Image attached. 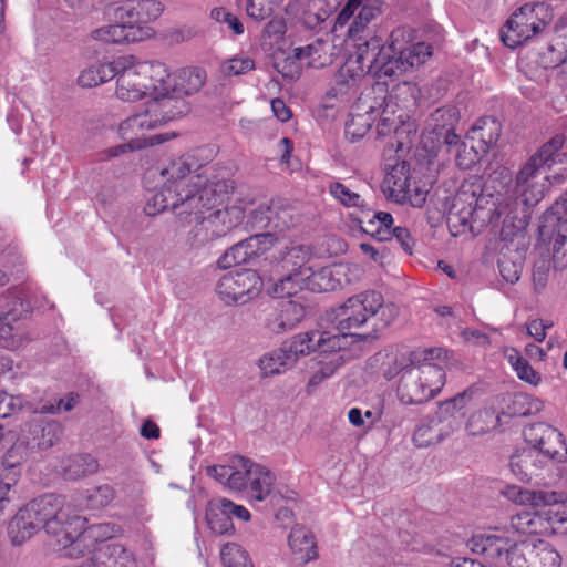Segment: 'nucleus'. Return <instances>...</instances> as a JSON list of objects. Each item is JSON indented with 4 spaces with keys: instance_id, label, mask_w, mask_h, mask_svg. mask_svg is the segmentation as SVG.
Returning <instances> with one entry per match:
<instances>
[{
    "instance_id": "9d476101",
    "label": "nucleus",
    "mask_w": 567,
    "mask_h": 567,
    "mask_svg": "<svg viewBox=\"0 0 567 567\" xmlns=\"http://www.w3.org/2000/svg\"><path fill=\"white\" fill-rule=\"evenodd\" d=\"M496 183L504 189V194L498 192L493 205L505 204L509 206L511 204L520 203L524 206H534L544 196L543 185H539L535 179H507L505 184H503V179H486L484 184L477 185L481 188L477 202L482 203L485 198V192L495 188Z\"/></svg>"
},
{
    "instance_id": "a19ab883",
    "label": "nucleus",
    "mask_w": 567,
    "mask_h": 567,
    "mask_svg": "<svg viewBox=\"0 0 567 567\" xmlns=\"http://www.w3.org/2000/svg\"><path fill=\"white\" fill-rule=\"evenodd\" d=\"M511 528L525 535H550L549 523L542 511L522 512L511 517Z\"/></svg>"
},
{
    "instance_id": "4be33fe9",
    "label": "nucleus",
    "mask_w": 567,
    "mask_h": 567,
    "mask_svg": "<svg viewBox=\"0 0 567 567\" xmlns=\"http://www.w3.org/2000/svg\"><path fill=\"white\" fill-rule=\"evenodd\" d=\"M392 132L395 134L398 142L394 151L409 148L410 144L417 135L415 124L406 118L405 113L388 112V107L384 105L377 124V133L379 136H388Z\"/></svg>"
},
{
    "instance_id": "774afa93",
    "label": "nucleus",
    "mask_w": 567,
    "mask_h": 567,
    "mask_svg": "<svg viewBox=\"0 0 567 567\" xmlns=\"http://www.w3.org/2000/svg\"><path fill=\"white\" fill-rule=\"evenodd\" d=\"M547 523H549V534L554 533L555 524H563L567 522V502L565 496L560 493V501L557 504H553L547 509L542 511Z\"/></svg>"
},
{
    "instance_id": "2eb2a0df",
    "label": "nucleus",
    "mask_w": 567,
    "mask_h": 567,
    "mask_svg": "<svg viewBox=\"0 0 567 567\" xmlns=\"http://www.w3.org/2000/svg\"><path fill=\"white\" fill-rule=\"evenodd\" d=\"M152 131L148 127V122L141 115L140 112L123 120L117 127V134L121 140L125 141L123 144L111 146L99 153L100 161H109L117 157H126L135 151L146 148L145 133Z\"/></svg>"
},
{
    "instance_id": "b1692460",
    "label": "nucleus",
    "mask_w": 567,
    "mask_h": 567,
    "mask_svg": "<svg viewBox=\"0 0 567 567\" xmlns=\"http://www.w3.org/2000/svg\"><path fill=\"white\" fill-rule=\"evenodd\" d=\"M563 135H555L545 143L519 169L516 177H535L537 175H547L548 171L556 163V157L561 156L558 152L564 146Z\"/></svg>"
},
{
    "instance_id": "de8ad7c7",
    "label": "nucleus",
    "mask_w": 567,
    "mask_h": 567,
    "mask_svg": "<svg viewBox=\"0 0 567 567\" xmlns=\"http://www.w3.org/2000/svg\"><path fill=\"white\" fill-rule=\"evenodd\" d=\"M258 367L262 378H269L277 374L285 373L292 367V359L280 347L279 349L264 354L259 361Z\"/></svg>"
},
{
    "instance_id": "20e7f679",
    "label": "nucleus",
    "mask_w": 567,
    "mask_h": 567,
    "mask_svg": "<svg viewBox=\"0 0 567 567\" xmlns=\"http://www.w3.org/2000/svg\"><path fill=\"white\" fill-rule=\"evenodd\" d=\"M168 68L158 61H141L134 55L115 59L116 96L124 102H136L162 89Z\"/></svg>"
},
{
    "instance_id": "f257e3e1",
    "label": "nucleus",
    "mask_w": 567,
    "mask_h": 567,
    "mask_svg": "<svg viewBox=\"0 0 567 567\" xmlns=\"http://www.w3.org/2000/svg\"><path fill=\"white\" fill-rule=\"evenodd\" d=\"M235 190V179H206L196 184L184 215L192 225L187 238L192 246L202 247L226 237L243 224L245 208L225 205Z\"/></svg>"
},
{
    "instance_id": "338daca9",
    "label": "nucleus",
    "mask_w": 567,
    "mask_h": 567,
    "mask_svg": "<svg viewBox=\"0 0 567 567\" xmlns=\"http://www.w3.org/2000/svg\"><path fill=\"white\" fill-rule=\"evenodd\" d=\"M527 506L549 508L560 501V493L545 489H528Z\"/></svg>"
},
{
    "instance_id": "dca6fc26",
    "label": "nucleus",
    "mask_w": 567,
    "mask_h": 567,
    "mask_svg": "<svg viewBox=\"0 0 567 567\" xmlns=\"http://www.w3.org/2000/svg\"><path fill=\"white\" fill-rule=\"evenodd\" d=\"M403 39V31L396 29L390 34V43L388 50L391 51L390 56L385 49L383 50V56H386L383 62L386 63V68L380 66L375 72L383 71L384 74H390L393 71L392 60L401 65H408L410 68L423 64L429 56L432 55L431 47L424 42H417L408 47H404L400 40Z\"/></svg>"
},
{
    "instance_id": "4d7b16f0",
    "label": "nucleus",
    "mask_w": 567,
    "mask_h": 567,
    "mask_svg": "<svg viewBox=\"0 0 567 567\" xmlns=\"http://www.w3.org/2000/svg\"><path fill=\"white\" fill-rule=\"evenodd\" d=\"M372 127L371 116L365 114L351 113L346 122V136L351 142L362 138Z\"/></svg>"
},
{
    "instance_id": "58836bf2",
    "label": "nucleus",
    "mask_w": 567,
    "mask_h": 567,
    "mask_svg": "<svg viewBox=\"0 0 567 567\" xmlns=\"http://www.w3.org/2000/svg\"><path fill=\"white\" fill-rule=\"evenodd\" d=\"M275 482L276 476L269 468L254 462L246 489L252 499L262 502L270 495Z\"/></svg>"
},
{
    "instance_id": "423d86ee",
    "label": "nucleus",
    "mask_w": 567,
    "mask_h": 567,
    "mask_svg": "<svg viewBox=\"0 0 567 567\" xmlns=\"http://www.w3.org/2000/svg\"><path fill=\"white\" fill-rule=\"evenodd\" d=\"M422 136L420 145L409 161L402 158L403 151L386 150L383 154L382 171L385 177H431L442 173V164L437 161L441 147Z\"/></svg>"
},
{
    "instance_id": "39448f33",
    "label": "nucleus",
    "mask_w": 567,
    "mask_h": 567,
    "mask_svg": "<svg viewBox=\"0 0 567 567\" xmlns=\"http://www.w3.org/2000/svg\"><path fill=\"white\" fill-rule=\"evenodd\" d=\"M41 527L52 545L66 548L82 535L84 519L76 515L64 498L56 495L39 497Z\"/></svg>"
},
{
    "instance_id": "ea45409f",
    "label": "nucleus",
    "mask_w": 567,
    "mask_h": 567,
    "mask_svg": "<svg viewBox=\"0 0 567 567\" xmlns=\"http://www.w3.org/2000/svg\"><path fill=\"white\" fill-rule=\"evenodd\" d=\"M206 520L210 530L216 535H230L235 530L233 518L226 506V498L213 499L207 504Z\"/></svg>"
},
{
    "instance_id": "0eeeda50",
    "label": "nucleus",
    "mask_w": 567,
    "mask_h": 567,
    "mask_svg": "<svg viewBox=\"0 0 567 567\" xmlns=\"http://www.w3.org/2000/svg\"><path fill=\"white\" fill-rule=\"evenodd\" d=\"M431 355L408 369L400 377L398 398L403 404H422L433 399L443 388L445 373L431 361Z\"/></svg>"
},
{
    "instance_id": "f3484780",
    "label": "nucleus",
    "mask_w": 567,
    "mask_h": 567,
    "mask_svg": "<svg viewBox=\"0 0 567 567\" xmlns=\"http://www.w3.org/2000/svg\"><path fill=\"white\" fill-rule=\"evenodd\" d=\"M116 22L101 27L92 31L91 35L94 40L104 43H130L142 41L151 35V29L148 27L135 25L130 23L128 17H122L120 14V8L115 10Z\"/></svg>"
},
{
    "instance_id": "c85d7f7f",
    "label": "nucleus",
    "mask_w": 567,
    "mask_h": 567,
    "mask_svg": "<svg viewBox=\"0 0 567 567\" xmlns=\"http://www.w3.org/2000/svg\"><path fill=\"white\" fill-rule=\"evenodd\" d=\"M89 563L91 567H137L133 555L116 543L100 544Z\"/></svg>"
},
{
    "instance_id": "e433bc0d",
    "label": "nucleus",
    "mask_w": 567,
    "mask_h": 567,
    "mask_svg": "<svg viewBox=\"0 0 567 567\" xmlns=\"http://www.w3.org/2000/svg\"><path fill=\"white\" fill-rule=\"evenodd\" d=\"M305 288L313 292H327L341 287L340 269L336 266L322 267L319 270L306 269Z\"/></svg>"
},
{
    "instance_id": "f8f14e48",
    "label": "nucleus",
    "mask_w": 567,
    "mask_h": 567,
    "mask_svg": "<svg viewBox=\"0 0 567 567\" xmlns=\"http://www.w3.org/2000/svg\"><path fill=\"white\" fill-rule=\"evenodd\" d=\"M311 257L312 250L309 246L296 245L287 248L282 257V268L287 274L275 288L280 297L292 296L305 288V270L312 268L309 265Z\"/></svg>"
},
{
    "instance_id": "a18cd8bd",
    "label": "nucleus",
    "mask_w": 567,
    "mask_h": 567,
    "mask_svg": "<svg viewBox=\"0 0 567 567\" xmlns=\"http://www.w3.org/2000/svg\"><path fill=\"white\" fill-rule=\"evenodd\" d=\"M312 336H315L317 351L320 352H336L343 350L348 347L349 338H359L360 340L367 338V336L354 332L342 333L339 332V330H337L336 333L331 331L312 330Z\"/></svg>"
},
{
    "instance_id": "5701e85b",
    "label": "nucleus",
    "mask_w": 567,
    "mask_h": 567,
    "mask_svg": "<svg viewBox=\"0 0 567 567\" xmlns=\"http://www.w3.org/2000/svg\"><path fill=\"white\" fill-rule=\"evenodd\" d=\"M502 240H506L505 231L502 230ZM523 236L515 235V238L509 243H504L499 249L498 268L503 279L509 284H515L519 280L523 261L525 257V249L522 243Z\"/></svg>"
},
{
    "instance_id": "c9c22d12",
    "label": "nucleus",
    "mask_w": 567,
    "mask_h": 567,
    "mask_svg": "<svg viewBox=\"0 0 567 567\" xmlns=\"http://www.w3.org/2000/svg\"><path fill=\"white\" fill-rule=\"evenodd\" d=\"M332 47L322 39H316L305 47L295 48V58L308 68L320 69L332 63Z\"/></svg>"
},
{
    "instance_id": "a878e982",
    "label": "nucleus",
    "mask_w": 567,
    "mask_h": 567,
    "mask_svg": "<svg viewBox=\"0 0 567 567\" xmlns=\"http://www.w3.org/2000/svg\"><path fill=\"white\" fill-rule=\"evenodd\" d=\"M268 238V235L260 234L250 236L226 250L218 259L217 264L223 269H228L241 264H247L251 259L264 252L261 244Z\"/></svg>"
},
{
    "instance_id": "7c9ffc66",
    "label": "nucleus",
    "mask_w": 567,
    "mask_h": 567,
    "mask_svg": "<svg viewBox=\"0 0 567 567\" xmlns=\"http://www.w3.org/2000/svg\"><path fill=\"white\" fill-rule=\"evenodd\" d=\"M420 89L416 83L403 81L392 86L384 99L388 112L405 113L410 118V112L417 106Z\"/></svg>"
},
{
    "instance_id": "f03ea898",
    "label": "nucleus",
    "mask_w": 567,
    "mask_h": 567,
    "mask_svg": "<svg viewBox=\"0 0 567 567\" xmlns=\"http://www.w3.org/2000/svg\"><path fill=\"white\" fill-rule=\"evenodd\" d=\"M378 6L367 3L359 9H352V14L346 22L339 24V13L334 19L332 32L343 34L347 45L355 48L354 56H350L340 69V76L349 75L352 81L367 73L386 68L383 60L384 45L377 35L374 23L380 14Z\"/></svg>"
},
{
    "instance_id": "3c124183",
    "label": "nucleus",
    "mask_w": 567,
    "mask_h": 567,
    "mask_svg": "<svg viewBox=\"0 0 567 567\" xmlns=\"http://www.w3.org/2000/svg\"><path fill=\"white\" fill-rule=\"evenodd\" d=\"M207 73L199 66H187L178 72L177 93L181 95H190L198 92L205 84Z\"/></svg>"
},
{
    "instance_id": "49530a36",
    "label": "nucleus",
    "mask_w": 567,
    "mask_h": 567,
    "mask_svg": "<svg viewBox=\"0 0 567 567\" xmlns=\"http://www.w3.org/2000/svg\"><path fill=\"white\" fill-rule=\"evenodd\" d=\"M499 425V415L492 409H482L470 415L465 423V431L471 436H481L489 433Z\"/></svg>"
},
{
    "instance_id": "8fccbe9b",
    "label": "nucleus",
    "mask_w": 567,
    "mask_h": 567,
    "mask_svg": "<svg viewBox=\"0 0 567 567\" xmlns=\"http://www.w3.org/2000/svg\"><path fill=\"white\" fill-rule=\"evenodd\" d=\"M113 78H115V60L84 69L78 78V83L82 87H94Z\"/></svg>"
},
{
    "instance_id": "cd10ccee",
    "label": "nucleus",
    "mask_w": 567,
    "mask_h": 567,
    "mask_svg": "<svg viewBox=\"0 0 567 567\" xmlns=\"http://www.w3.org/2000/svg\"><path fill=\"white\" fill-rule=\"evenodd\" d=\"M151 96L161 102L162 113L167 122L187 113L185 100L177 93V83L168 71L167 79H164L162 89H156Z\"/></svg>"
},
{
    "instance_id": "473e14b6",
    "label": "nucleus",
    "mask_w": 567,
    "mask_h": 567,
    "mask_svg": "<svg viewBox=\"0 0 567 567\" xmlns=\"http://www.w3.org/2000/svg\"><path fill=\"white\" fill-rule=\"evenodd\" d=\"M265 210L271 213V215L261 218L259 224L271 225L274 229L279 231L295 227L301 220L300 214L292 205L279 199L265 204Z\"/></svg>"
},
{
    "instance_id": "6e6d98bb",
    "label": "nucleus",
    "mask_w": 567,
    "mask_h": 567,
    "mask_svg": "<svg viewBox=\"0 0 567 567\" xmlns=\"http://www.w3.org/2000/svg\"><path fill=\"white\" fill-rule=\"evenodd\" d=\"M220 557L225 567H254L246 550L235 543L224 545Z\"/></svg>"
},
{
    "instance_id": "7ed1b4c3",
    "label": "nucleus",
    "mask_w": 567,
    "mask_h": 567,
    "mask_svg": "<svg viewBox=\"0 0 567 567\" xmlns=\"http://www.w3.org/2000/svg\"><path fill=\"white\" fill-rule=\"evenodd\" d=\"M336 330L350 333L371 320L373 331L391 324L399 316V308L392 302H384L383 296L375 290H368L348 298L336 310Z\"/></svg>"
},
{
    "instance_id": "1a4fd4ad",
    "label": "nucleus",
    "mask_w": 567,
    "mask_h": 567,
    "mask_svg": "<svg viewBox=\"0 0 567 567\" xmlns=\"http://www.w3.org/2000/svg\"><path fill=\"white\" fill-rule=\"evenodd\" d=\"M261 278L255 270L243 269L224 275L216 285L218 298L228 306L245 305L260 292Z\"/></svg>"
},
{
    "instance_id": "393cba45",
    "label": "nucleus",
    "mask_w": 567,
    "mask_h": 567,
    "mask_svg": "<svg viewBox=\"0 0 567 567\" xmlns=\"http://www.w3.org/2000/svg\"><path fill=\"white\" fill-rule=\"evenodd\" d=\"M453 431V420L444 417L436 411L414 431L412 440L415 446L424 449L442 442Z\"/></svg>"
},
{
    "instance_id": "ddd939ff",
    "label": "nucleus",
    "mask_w": 567,
    "mask_h": 567,
    "mask_svg": "<svg viewBox=\"0 0 567 567\" xmlns=\"http://www.w3.org/2000/svg\"><path fill=\"white\" fill-rule=\"evenodd\" d=\"M197 183L190 179H167L163 187L150 198L145 205V213L155 216L168 208L176 210L183 217L186 203L190 199Z\"/></svg>"
},
{
    "instance_id": "864d4df0",
    "label": "nucleus",
    "mask_w": 567,
    "mask_h": 567,
    "mask_svg": "<svg viewBox=\"0 0 567 567\" xmlns=\"http://www.w3.org/2000/svg\"><path fill=\"white\" fill-rule=\"evenodd\" d=\"M281 348L289 357H291L293 365L297 363L300 357H305L312 351H317L312 331L295 336L291 340L285 342Z\"/></svg>"
},
{
    "instance_id": "37998d69",
    "label": "nucleus",
    "mask_w": 567,
    "mask_h": 567,
    "mask_svg": "<svg viewBox=\"0 0 567 567\" xmlns=\"http://www.w3.org/2000/svg\"><path fill=\"white\" fill-rule=\"evenodd\" d=\"M204 163L194 154L186 153L176 158H172L169 164L161 169L162 177H187L194 175L202 177L199 173Z\"/></svg>"
},
{
    "instance_id": "69168bd1",
    "label": "nucleus",
    "mask_w": 567,
    "mask_h": 567,
    "mask_svg": "<svg viewBox=\"0 0 567 567\" xmlns=\"http://www.w3.org/2000/svg\"><path fill=\"white\" fill-rule=\"evenodd\" d=\"M141 115L148 122V127L151 130L157 128L167 123L164 114L162 113L161 102H157L155 96H152L145 104L142 111H140Z\"/></svg>"
},
{
    "instance_id": "bf43d9fd",
    "label": "nucleus",
    "mask_w": 567,
    "mask_h": 567,
    "mask_svg": "<svg viewBox=\"0 0 567 567\" xmlns=\"http://www.w3.org/2000/svg\"><path fill=\"white\" fill-rule=\"evenodd\" d=\"M114 497L115 491L111 485H100L86 492V506L92 509H100L111 504Z\"/></svg>"
},
{
    "instance_id": "bb28decb",
    "label": "nucleus",
    "mask_w": 567,
    "mask_h": 567,
    "mask_svg": "<svg viewBox=\"0 0 567 567\" xmlns=\"http://www.w3.org/2000/svg\"><path fill=\"white\" fill-rule=\"evenodd\" d=\"M432 350H415V351H391L384 354L381 362V373L386 380H392L398 375L404 374L408 369L416 365L431 355Z\"/></svg>"
},
{
    "instance_id": "0e129e2a",
    "label": "nucleus",
    "mask_w": 567,
    "mask_h": 567,
    "mask_svg": "<svg viewBox=\"0 0 567 567\" xmlns=\"http://www.w3.org/2000/svg\"><path fill=\"white\" fill-rule=\"evenodd\" d=\"M141 115L148 122V127L151 130L157 128L167 123L164 114L162 113L161 102H157L155 96H152L145 104L142 111H140Z\"/></svg>"
},
{
    "instance_id": "5fc2aeb1",
    "label": "nucleus",
    "mask_w": 567,
    "mask_h": 567,
    "mask_svg": "<svg viewBox=\"0 0 567 567\" xmlns=\"http://www.w3.org/2000/svg\"><path fill=\"white\" fill-rule=\"evenodd\" d=\"M23 329L18 320L10 313L1 316L0 341L10 349L20 347L23 342Z\"/></svg>"
},
{
    "instance_id": "052dcab7",
    "label": "nucleus",
    "mask_w": 567,
    "mask_h": 567,
    "mask_svg": "<svg viewBox=\"0 0 567 567\" xmlns=\"http://www.w3.org/2000/svg\"><path fill=\"white\" fill-rule=\"evenodd\" d=\"M484 556L492 560H499L507 563V554L512 551L513 546L505 538L497 535L488 534L487 543L485 544Z\"/></svg>"
},
{
    "instance_id": "2f4dec72",
    "label": "nucleus",
    "mask_w": 567,
    "mask_h": 567,
    "mask_svg": "<svg viewBox=\"0 0 567 567\" xmlns=\"http://www.w3.org/2000/svg\"><path fill=\"white\" fill-rule=\"evenodd\" d=\"M502 134L501 122L493 116L480 117L466 134V140L474 143L478 152H487L494 146Z\"/></svg>"
},
{
    "instance_id": "4468645a",
    "label": "nucleus",
    "mask_w": 567,
    "mask_h": 567,
    "mask_svg": "<svg viewBox=\"0 0 567 567\" xmlns=\"http://www.w3.org/2000/svg\"><path fill=\"white\" fill-rule=\"evenodd\" d=\"M525 442L539 451V455L547 462H567V445L563 434L547 423H534L523 431Z\"/></svg>"
},
{
    "instance_id": "9b49d317",
    "label": "nucleus",
    "mask_w": 567,
    "mask_h": 567,
    "mask_svg": "<svg viewBox=\"0 0 567 567\" xmlns=\"http://www.w3.org/2000/svg\"><path fill=\"white\" fill-rule=\"evenodd\" d=\"M558 551L543 539H525L513 545L507 554V567H559Z\"/></svg>"
},
{
    "instance_id": "e2e57ef3",
    "label": "nucleus",
    "mask_w": 567,
    "mask_h": 567,
    "mask_svg": "<svg viewBox=\"0 0 567 567\" xmlns=\"http://www.w3.org/2000/svg\"><path fill=\"white\" fill-rule=\"evenodd\" d=\"M329 190L330 194L346 207H363L361 195L352 192L339 182L331 183Z\"/></svg>"
},
{
    "instance_id": "6e6552de",
    "label": "nucleus",
    "mask_w": 567,
    "mask_h": 567,
    "mask_svg": "<svg viewBox=\"0 0 567 567\" xmlns=\"http://www.w3.org/2000/svg\"><path fill=\"white\" fill-rule=\"evenodd\" d=\"M549 20L550 13L546 3H526L506 21L501 30V39L506 47L515 49L539 33Z\"/></svg>"
},
{
    "instance_id": "a211bd4d",
    "label": "nucleus",
    "mask_w": 567,
    "mask_h": 567,
    "mask_svg": "<svg viewBox=\"0 0 567 567\" xmlns=\"http://www.w3.org/2000/svg\"><path fill=\"white\" fill-rule=\"evenodd\" d=\"M460 121V111L454 105H445L436 109L429 118L430 132L422 136H429L431 143L447 146L458 145L460 135L455 133V126Z\"/></svg>"
},
{
    "instance_id": "09e8293b",
    "label": "nucleus",
    "mask_w": 567,
    "mask_h": 567,
    "mask_svg": "<svg viewBox=\"0 0 567 567\" xmlns=\"http://www.w3.org/2000/svg\"><path fill=\"white\" fill-rule=\"evenodd\" d=\"M361 228L364 233L371 235L378 240H386L390 238L393 217L388 212H374L373 214H367L365 219H361Z\"/></svg>"
},
{
    "instance_id": "13d9d810",
    "label": "nucleus",
    "mask_w": 567,
    "mask_h": 567,
    "mask_svg": "<svg viewBox=\"0 0 567 567\" xmlns=\"http://www.w3.org/2000/svg\"><path fill=\"white\" fill-rule=\"evenodd\" d=\"M474 390L472 388L456 394L454 398L442 402L439 406V412L444 417L452 420L456 412L463 411L473 400Z\"/></svg>"
},
{
    "instance_id": "79ce46f5",
    "label": "nucleus",
    "mask_w": 567,
    "mask_h": 567,
    "mask_svg": "<svg viewBox=\"0 0 567 567\" xmlns=\"http://www.w3.org/2000/svg\"><path fill=\"white\" fill-rule=\"evenodd\" d=\"M289 546L302 563L307 564L318 557L313 535L302 526H295L289 534Z\"/></svg>"
},
{
    "instance_id": "680f3d73",
    "label": "nucleus",
    "mask_w": 567,
    "mask_h": 567,
    "mask_svg": "<svg viewBox=\"0 0 567 567\" xmlns=\"http://www.w3.org/2000/svg\"><path fill=\"white\" fill-rule=\"evenodd\" d=\"M485 154V152H478L474 143H461L456 154V165L463 171L471 169Z\"/></svg>"
},
{
    "instance_id": "72a5a7b5",
    "label": "nucleus",
    "mask_w": 567,
    "mask_h": 567,
    "mask_svg": "<svg viewBox=\"0 0 567 567\" xmlns=\"http://www.w3.org/2000/svg\"><path fill=\"white\" fill-rule=\"evenodd\" d=\"M546 462L539 455V451L529 446L528 449L517 451L511 457V468L520 481H530L545 467Z\"/></svg>"
},
{
    "instance_id": "f704fd0d",
    "label": "nucleus",
    "mask_w": 567,
    "mask_h": 567,
    "mask_svg": "<svg viewBox=\"0 0 567 567\" xmlns=\"http://www.w3.org/2000/svg\"><path fill=\"white\" fill-rule=\"evenodd\" d=\"M164 6L159 0H130L126 7H120V14L128 17L135 25L145 27L156 20L163 12Z\"/></svg>"
},
{
    "instance_id": "aec40b11",
    "label": "nucleus",
    "mask_w": 567,
    "mask_h": 567,
    "mask_svg": "<svg viewBox=\"0 0 567 567\" xmlns=\"http://www.w3.org/2000/svg\"><path fill=\"white\" fill-rule=\"evenodd\" d=\"M382 190L394 203L420 208L426 202L430 185L425 179H384Z\"/></svg>"
},
{
    "instance_id": "6ab92c4d",
    "label": "nucleus",
    "mask_w": 567,
    "mask_h": 567,
    "mask_svg": "<svg viewBox=\"0 0 567 567\" xmlns=\"http://www.w3.org/2000/svg\"><path fill=\"white\" fill-rule=\"evenodd\" d=\"M41 527L40 502L35 498L23 507L10 519L8 524V537L13 546H21L31 539Z\"/></svg>"
},
{
    "instance_id": "603ef678",
    "label": "nucleus",
    "mask_w": 567,
    "mask_h": 567,
    "mask_svg": "<svg viewBox=\"0 0 567 567\" xmlns=\"http://www.w3.org/2000/svg\"><path fill=\"white\" fill-rule=\"evenodd\" d=\"M506 358L512 368L515 370L519 380L532 385H538L542 381L540 374L529 364L516 349L512 348L506 351Z\"/></svg>"
},
{
    "instance_id": "c756f323",
    "label": "nucleus",
    "mask_w": 567,
    "mask_h": 567,
    "mask_svg": "<svg viewBox=\"0 0 567 567\" xmlns=\"http://www.w3.org/2000/svg\"><path fill=\"white\" fill-rule=\"evenodd\" d=\"M25 431L24 441L30 447L45 450L59 441L61 426L54 421L38 416L27 424Z\"/></svg>"
},
{
    "instance_id": "412c9836",
    "label": "nucleus",
    "mask_w": 567,
    "mask_h": 567,
    "mask_svg": "<svg viewBox=\"0 0 567 567\" xmlns=\"http://www.w3.org/2000/svg\"><path fill=\"white\" fill-rule=\"evenodd\" d=\"M254 462L244 456H234L228 464L206 467V474L234 492H241L248 486V477Z\"/></svg>"
},
{
    "instance_id": "4c0bfd02",
    "label": "nucleus",
    "mask_w": 567,
    "mask_h": 567,
    "mask_svg": "<svg viewBox=\"0 0 567 567\" xmlns=\"http://www.w3.org/2000/svg\"><path fill=\"white\" fill-rule=\"evenodd\" d=\"M306 316V309L301 303L289 300L281 303L280 311L268 320L271 332L282 333L293 329Z\"/></svg>"
},
{
    "instance_id": "c03bdc74",
    "label": "nucleus",
    "mask_w": 567,
    "mask_h": 567,
    "mask_svg": "<svg viewBox=\"0 0 567 567\" xmlns=\"http://www.w3.org/2000/svg\"><path fill=\"white\" fill-rule=\"evenodd\" d=\"M99 464L91 455H74L63 461L62 475L65 480L78 481L94 474Z\"/></svg>"
}]
</instances>
